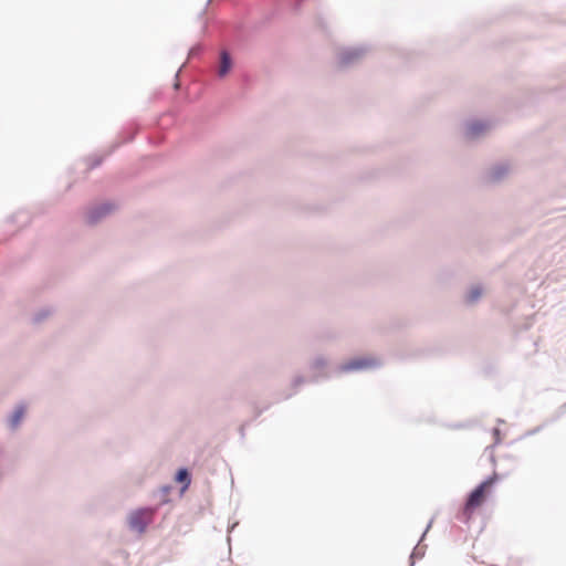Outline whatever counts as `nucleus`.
<instances>
[{
    "label": "nucleus",
    "mask_w": 566,
    "mask_h": 566,
    "mask_svg": "<svg viewBox=\"0 0 566 566\" xmlns=\"http://www.w3.org/2000/svg\"><path fill=\"white\" fill-rule=\"evenodd\" d=\"M499 480L497 474L484 480L480 483L468 496L467 502L462 509V520L468 522L476 513L479 509L486 502L492 493V488Z\"/></svg>",
    "instance_id": "obj_1"
},
{
    "label": "nucleus",
    "mask_w": 566,
    "mask_h": 566,
    "mask_svg": "<svg viewBox=\"0 0 566 566\" xmlns=\"http://www.w3.org/2000/svg\"><path fill=\"white\" fill-rule=\"evenodd\" d=\"M155 515L154 509H139L134 511L129 517L128 523L132 530L138 533H144L147 526L153 522Z\"/></svg>",
    "instance_id": "obj_2"
},
{
    "label": "nucleus",
    "mask_w": 566,
    "mask_h": 566,
    "mask_svg": "<svg viewBox=\"0 0 566 566\" xmlns=\"http://www.w3.org/2000/svg\"><path fill=\"white\" fill-rule=\"evenodd\" d=\"M113 207L108 203L102 205L87 213V220L90 223L97 222L102 217L106 216L112 211Z\"/></svg>",
    "instance_id": "obj_3"
},
{
    "label": "nucleus",
    "mask_w": 566,
    "mask_h": 566,
    "mask_svg": "<svg viewBox=\"0 0 566 566\" xmlns=\"http://www.w3.org/2000/svg\"><path fill=\"white\" fill-rule=\"evenodd\" d=\"M232 69V60L227 51H221L218 75L224 77Z\"/></svg>",
    "instance_id": "obj_4"
},
{
    "label": "nucleus",
    "mask_w": 566,
    "mask_h": 566,
    "mask_svg": "<svg viewBox=\"0 0 566 566\" xmlns=\"http://www.w3.org/2000/svg\"><path fill=\"white\" fill-rule=\"evenodd\" d=\"M176 480L180 483H184L185 488H188V485L190 484V478L186 469H180L177 472Z\"/></svg>",
    "instance_id": "obj_5"
},
{
    "label": "nucleus",
    "mask_w": 566,
    "mask_h": 566,
    "mask_svg": "<svg viewBox=\"0 0 566 566\" xmlns=\"http://www.w3.org/2000/svg\"><path fill=\"white\" fill-rule=\"evenodd\" d=\"M23 416H24V409L22 407L18 408L11 418V426L13 428H15L19 424V422L21 421V419L23 418Z\"/></svg>",
    "instance_id": "obj_6"
},
{
    "label": "nucleus",
    "mask_w": 566,
    "mask_h": 566,
    "mask_svg": "<svg viewBox=\"0 0 566 566\" xmlns=\"http://www.w3.org/2000/svg\"><path fill=\"white\" fill-rule=\"evenodd\" d=\"M483 129H484L483 125H481L479 123H474L469 126L468 135L471 137H474V136L479 135V133L482 132Z\"/></svg>",
    "instance_id": "obj_7"
},
{
    "label": "nucleus",
    "mask_w": 566,
    "mask_h": 566,
    "mask_svg": "<svg viewBox=\"0 0 566 566\" xmlns=\"http://www.w3.org/2000/svg\"><path fill=\"white\" fill-rule=\"evenodd\" d=\"M357 56H358V53L356 51H350V52L344 53L342 56V63L347 64Z\"/></svg>",
    "instance_id": "obj_8"
},
{
    "label": "nucleus",
    "mask_w": 566,
    "mask_h": 566,
    "mask_svg": "<svg viewBox=\"0 0 566 566\" xmlns=\"http://www.w3.org/2000/svg\"><path fill=\"white\" fill-rule=\"evenodd\" d=\"M480 295H481V291L480 290H478V289L472 290L471 293H470V296H469L470 301L473 302V301L478 300V297Z\"/></svg>",
    "instance_id": "obj_9"
}]
</instances>
